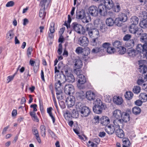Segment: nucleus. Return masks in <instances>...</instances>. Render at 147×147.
<instances>
[{
  "instance_id": "0e129e2a",
  "label": "nucleus",
  "mask_w": 147,
  "mask_h": 147,
  "mask_svg": "<svg viewBox=\"0 0 147 147\" xmlns=\"http://www.w3.org/2000/svg\"><path fill=\"white\" fill-rule=\"evenodd\" d=\"M83 49L82 47H78L77 48L76 50V52L78 54L82 53Z\"/></svg>"
},
{
  "instance_id": "39448f33",
  "label": "nucleus",
  "mask_w": 147,
  "mask_h": 147,
  "mask_svg": "<svg viewBox=\"0 0 147 147\" xmlns=\"http://www.w3.org/2000/svg\"><path fill=\"white\" fill-rule=\"evenodd\" d=\"M72 26L74 30L79 34H84L85 31L84 27L81 25L76 22L73 23Z\"/></svg>"
},
{
  "instance_id": "dca6fc26",
  "label": "nucleus",
  "mask_w": 147,
  "mask_h": 147,
  "mask_svg": "<svg viewBox=\"0 0 147 147\" xmlns=\"http://www.w3.org/2000/svg\"><path fill=\"white\" fill-rule=\"evenodd\" d=\"M127 53L130 57H132L138 56L139 55L138 52L134 49H128L127 51Z\"/></svg>"
},
{
  "instance_id": "a211bd4d",
  "label": "nucleus",
  "mask_w": 147,
  "mask_h": 147,
  "mask_svg": "<svg viewBox=\"0 0 147 147\" xmlns=\"http://www.w3.org/2000/svg\"><path fill=\"white\" fill-rule=\"evenodd\" d=\"M113 125L117 128L120 127V125L123 123V120L121 119H115L113 121Z\"/></svg>"
},
{
  "instance_id": "4c0bfd02",
  "label": "nucleus",
  "mask_w": 147,
  "mask_h": 147,
  "mask_svg": "<svg viewBox=\"0 0 147 147\" xmlns=\"http://www.w3.org/2000/svg\"><path fill=\"white\" fill-rule=\"evenodd\" d=\"M116 50L118 53L120 55L124 54L126 51V49L122 46L119 47Z\"/></svg>"
},
{
  "instance_id": "473e14b6",
  "label": "nucleus",
  "mask_w": 147,
  "mask_h": 147,
  "mask_svg": "<svg viewBox=\"0 0 147 147\" xmlns=\"http://www.w3.org/2000/svg\"><path fill=\"white\" fill-rule=\"evenodd\" d=\"M140 41L142 42L147 43V33H142L140 36Z\"/></svg>"
},
{
  "instance_id": "20e7f679",
  "label": "nucleus",
  "mask_w": 147,
  "mask_h": 147,
  "mask_svg": "<svg viewBox=\"0 0 147 147\" xmlns=\"http://www.w3.org/2000/svg\"><path fill=\"white\" fill-rule=\"evenodd\" d=\"M129 31L130 33L134 34L137 37L141 36L143 32V30L141 28L133 25L129 26Z\"/></svg>"
},
{
  "instance_id": "13d9d810",
  "label": "nucleus",
  "mask_w": 147,
  "mask_h": 147,
  "mask_svg": "<svg viewBox=\"0 0 147 147\" xmlns=\"http://www.w3.org/2000/svg\"><path fill=\"white\" fill-rule=\"evenodd\" d=\"M93 30L94 37V38H98L99 34L98 30L96 29H93Z\"/></svg>"
},
{
  "instance_id": "72a5a7b5",
  "label": "nucleus",
  "mask_w": 147,
  "mask_h": 147,
  "mask_svg": "<svg viewBox=\"0 0 147 147\" xmlns=\"http://www.w3.org/2000/svg\"><path fill=\"white\" fill-rule=\"evenodd\" d=\"M106 22V24L109 26H112L114 24V20L111 18H107Z\"/></svg>"
},
{
  "instance_id": "b1692460",
  "label": "nucleus",
  "mask_w": 147,
  "mask_h": 147,
  "mask_svg": "<svg viewBox=\"0 0 147 147\" xmlns=\"http://www.w3.org/2000/svg\"><path fill=\"white\" fill-rule=\"evenodd\" d=\"M100 123L103 125H107L110 123V120L108 117L104 116L100 119Z\"/></svg>"
},
{
  "instance_id": "7ed1b4c3",
  "label": "nucleus",
  "mask_w": 147,
  "mask_h": 147,
  "mask_svg": "<svg viewBox=\"0 0 147 147\" xmlns=\"http://www.w3.org/2000/svg\"><path fill=\"white\" fill-rule=\"evenodd\" d=\"M94 105L93 107V110L94 112L98 114L101 113L104 108V106L101 100L98 98L94 102Z\"/></svg>"
},
{
  "instance_id": "c756f323",
  "label": "nucleus",
  "mask_w": 147,
  "mask_h": 147,
  "mask_svg": "<svg viewBox=\"0 0 147 147\" xmlns=\"http://www.w3.org/2000/svg\"><path fill=\"white\" fill-rule=\"evenodd\" d=\"M63 66L62 62H60L58 65V69L57 66H55V73L56 74L59 72V70Z\"/></svg>"
},
{
  "instance_id": "603ef678",
  "label": "nucleus",
  "mask_w": 147,
  "mask_h": 147,
  "mask_svg": "<svg viewBox=\"0 0 147 147\" xmlns=\"http://www.w3.org/2000/svg\"><path fill=\"white\" fill-rule=\"evenodd\" d=\"M113 46L117 49L119 47L121 46V44L120 41L118 40H116L114 41L113 43Z\"/></svg>"
},
{
  "instance_id": "37998d69",
  "label": "nucleus",
  "mask_w": 147,
  "mask_h": 147,
  "mask_svg": "<svg viewBox=\"0 0 147 147\" xmlns=\"http://www.w3.org/2000/svg\"><path fill=\"white\" fill-rule=\"evenodd\" d=\"M52 109V108L51 107H50L47 109V112L49 113V116L51 117L52 119L53 123H54L55 121V117H54L52 115L51 112V111Z\"/></svg>"
},
{
  "instance_id": "393cba45",
  "label": "nucleus",
  "mask_w": 147,
  "mask_h": 147,
  "mask_svg": "<svg viewBox=\"0 0 147 147\" xmlns=\"http://www.w3.org/2000/svg\"><path fill=\"white\" fill-rule=\"evenodd\" d=\"M113 100L115 103L117 105H120L123 102L122 98L119 96H114L113 98Z\"/></svg>"
},
{
  "instance_id": "f03ea898",
  "label": "nucleus",
  "mask_w": 147,
  "mask_h": 147,
  "mask_svg": "<svg viewBox=\"0 0 147 147\" xmlns=\"http://www.w3.org/2000/svg\"><path fill=\"white\" fill-rule=\"evenodd\" d=\"M55 78L56 82L55 85L56 91L62 90L63 85L65 82L64 79H62V77L60 74H55Z\"/></svg>"
},
{
  "instance_id": "f257e3e1",
  "label": "nucleus",
  "mask_w": 147,
  "mask_h": 147,
  "mask_svg": "<svg viewBox=\"0 0 147 147\" xmlns=\"http://www.w3.org/2000/svg\"><path fill=\"white\" fill-rule=\"evenodd\" d=\"M61 72L63 73L65 72V75H63V76L64 78V81L68 82L73 83L75 81V78L73 75L71 73L69 68L67 65L64 66L62 69Z\"/></svg>"
},
{
  "instance_id": "f704fd0d",
  "label": "nucleus",
  "mask_w": 147,
  "mask_h": 147,
  "mask_svg": "<svg viewBox=\"0 0 147 147\" xmlns=\"http://www.w3.org/2000/svg\"><path fill=\"white\" fill-rule=\"evenodd\" d=\"M122 141L123 146H130L131 144L129 139L127 138H123Z\"/></svg>"
},
{
  "instance_id": "864d4df0",
  "label": "nucleus",
  "mask_w": 147,
  "mask_h": 147,
  "mask_svg": "<svg viewBox=\"0 0 147 147\" xmlns=\"http://www.w3.org/2000/svg\"><path fill=\"white\" fill-rule=\"evenodd\" d=\"M95 48L93 49L91 51L92 53H96L101 51V48L99 46H96Z\"/></svg>"
},
{
  "instance_id": "0eeeda50",
  "label": "nucleus",
  "mask_w": 147,
  "mask_h": 147,
  "mask_svg": "<svg viewBox=\"0 0 147 147\" xmlns=\"http://www.w3.org/2000/svg\"><path fill=\"white\" fill-rule=\"evenodd\" d=\"M139 71L142 74H145L147 71V65L146 60H141L139 61Z\"/></svg>"
},
{
  "instance_id": "7c9ffc66",
  "label": "nucleus",
  "mask_w": 147,
  "mask_h": 147,
  "mask_svg": "<svg viewBox=\"0 0 147 147\" xmlns=\"http://www.w3.org/2000/svg\"><path fill=\"white\" fill-rule=\"evenodd\" d=\"M140 99L144 102H146L147 100V94L145 93H140L139 96Z\"/></svg>"
},
{
  "instance_id": "bb28decb",
  "label": "nucleus",
  "mask_w": 147,
  "mask_h": 147,
  "mask_svg": "<svg viewBox=\"0 0 147 147\" xmlns=\"http://www.w3.org/2000/svg\"><path fill=\"white\" fill-rule=\"evenodd\" d=\"M82 61L80 59L75 60L74 66L76 68H80L82 66Z\"/></svg>"
},
{
  "instance_id": "2f4dec72",
  "label": "nucleus",
  "mask_w": 147,
  "mask_h": 147,
  "mask_svg": "<svg viewBox=\"0 0 147 147\" xmlns=\"http://www.w3.org/2000/svg\"><path fill=\"white\" fill-rule=\"evenodd\" d=\"M118 18L123 22H125L127 19L126 14L124 13H120L119 16Z\"/></svg>"
},
{
  "instance_id": "052dcab7",
  "label": "nucleus",
  "mask_w": 147,
  "mask_h": 147,
  "mask_svg": "<svg viewBox=\"0 0 147 147\" xmlns=\"http://www.w3.org/2000/svg\"><path fill=\"white\" fill-rule=\"evenodd\" d=\"M107 52L109 54L113 53L115 51V49L113 47H109L107 49Z\"/></svg>"
},
{
  "instance_id": "338daca9",
  "label": "nucleus",
  "mask_w": 147,
  "mask_h": 147,
  "mask_svg": "<svg viewBox=\"0 0 147 147\" xmlns=\"http://www.w3.org/2000/svg\"><path fill=\"white\" fill-rule=\"evenodd\" d=\"M48 132L49 134L51 135L52 138L55 139L56 138V136L55 134L50 129L48 130Z\"/></svg>"
},
{
  "instance_id": "2eb2a0df",
  "label": "nucleus",
  "mask_w": 147,
  "mask_h": 147,
  "mask_svg": "<svg viewBox=\"0 0 147 147\" xmlns=\"http://www.w3.org/2000/svg\"><path fill=\"white\" fill-rule=\"evenodd\" d=\"M86 97L89 100H94L95 97V94L92 91H88L86 92Z\"/></svg>"
},
{
  "instance_id": "bf43d9fd",
  "label": "nucleus",
  "mask_w": 147,
  "mask_h": 147,
  "mask_svg": "<svg viewBox=\"0 0 147 147\" xmlns=\"http://www.w3.org/2000/svg\"><path fill=\"white\" fill-rule=\"evenodd\" d=\"M93 123H94L95 124H98L99 122V117L98 116H96L94 117L92 120Z\"/></svg>"
},
{
  "instance_id": "79ce46f5",
  "label": "nucleus",
  "mask_w": 147,
  "mask_h": 147,
  "mask_svg": "<svg viewBox=\"0 0 147 147\" xmlns=\"http://www.w3.org/2000/svg\"><path fill=\"white\" fill-rule=\"evenodd\" d=\"M57 99L59 100H61L63 99V92L62 90H58L56 91Z\"/></svg>"
},
{
  "instance_id": "a878e982",
  "label": "nucleus",
  "mask_w": 147,
  "mask_h": 147,
  "mask_svg": "<svg viewBox=\"0 0 147 147\" xmlns=\"http://www.w3.org/2000/svg\"><path fill=\"white\" fill-rule=\"evenodd\" d=\"M130 21L131 24L130 26L133 25L135 26H137V25L138 24L139 22V19L136 16H133L131 18Z\"/></svg>"
},
{
  "instance_id": "8fccbe9b",
  "label": "nucleus",
  "mask_w": 147,
  "mask_h": 147,
  "mask_svg": "<svg viewBox=\"0 0 147 147\" xmlns=\"http://www.w3.org/2000/svg\"><path fill=\"white\" fill-rule=\"evenodd\" d=\"M123 21L120 19L118 17L115 19L114 20V24L118 26H121L122 25Z\"/></svg>"
},
{
  "instance_id": "e433bc0d",
  "label": "nucleus",
  "mask_w": 147,
  "mask_h": 147,
  "mask_svg": "<svg viewBox=\"0 0 147 147\" xmlns=\"http://www.w3.org/2000/svg\"><path fill=\"white\" fill-rule=\"evenodd\" d=\"M82 53L83 55V58H85L86 57H87L90 53V49L88 47L86 48L84 50H83Z\"/></svg>"
},
{
  "instance_id": "c85d7f7f",
  "label": "nucleus",
  "mask_w": 147,
  "mask_h": 147,
  "mask_svg": "<svg viewBox=\"0 0 147 147\" xmlns=\"http://www.w3.org/2000/svg\"><path fill=\"white\" fill-rule=\"evenodd\" d=\"M91 44L94 46H100L101 42L99 41L98 38H94L91 41Z\"/></svg>"
},
{
  "instance_id": "3c124183",
  "label": "nucleus",
  "mask_w": 147,
  "mask_h": 147,
  "mask_svg": "<svg viewBox=\"0 0 147 147\" xmlns=\"http://www.w3.org/2000/svg\"><path fill=\"white\" fill-rule=\"evenodd\" d=\"M86 30L88 32V34L89 35V36L90 38L94 37V36L93 34V30L90 29L88 27L86 26Z\"/></svg>"
},
{
  "instance_id": "423d86ee",
  "label": "nucleus",
  "mask_w": 147,
  "mask_h": 147,
  "mask_svg": "<svg viewBox=\"0 0 147 147\" xmlns=\"http://www.w3.org/2000/svg\"><path fill=\"white\" fill-rule=\"evenodd\" d=\"M77 78L78 79L77 86L78 88L80 89L84 88L85 87L84 84L86 81L85 77L83 74L80 75H78Z\"/></svg>"
},
{
  "instance_id": "49530a36",
  "label": "nucleus",
  "mask_w": 147,
  "mask_h": 147,
  "mask_svg": "<svg viewBox=\"0 0 147 147\" xmlns=\"http://www.w3.org/2000/svg\"><path fill=\"white\" fill-rule=\"evenodd\" d=\"M139 17L141 18L142 20L147 19V12L145 11H142L140 13Z\"/></svg>"
},
{
  "instance_id": "58836bf2",
  "label": "nucleus",
  "mask_w": 147,
  "mask_h": 147,
  "mask_svg": "<svg viewBox=\"0 0 147 147\" xmlns=\"http://www.w3.org/2000/svg\"><path fill=\"white\" fill-rule=\"evenodd\" d=\"M132 112L135 115H138L141 112V109L138 107H135L132 109Z\"/></svg>"
},
{
  "instance_id": "ea45409f",
  "label": "nucleus",
  "mask_w": 147,
  "mask_h": 147,
  "mask_svg": "<svg viewBox=\"0 0 147 147\" xmlns=\"http://www.w3.org/2000/svg\"><path fill=\"white\" fill-rule=\"evenodd\" d=\"M45 8L41 7L40 10L39 16L40 18H42V19L45 17L46 14V13L45 12Z\"/></svg>"
},
{
  "instance_id": "9b49d317",
  "label": "nucleus",
  "mask_w": 147,
  "mask_h": 147,
  "mask_svg": "<svg viewBox=\"0 0 147 147\" xmlns=\"http://www.w3.org/2000/svg\"><path fill=\"white\" fill-rule=\"evenodd\" d=\"M79 41L80 45L83 47L87 46L89 43L88 38L84 36H82L79 38Z\"/></svg>"
},
{
  "instance_id": "4468645a",
  "label": "nucleus",
  "mask_w": 147,
  "mask_h": 147,
  "mask_svg": "<svg viewBox=\"0 0 147 147\" xmlns=\"http://www.w3.org/2000/svg\"><path fill=\"white\" fill-rule=\"evenodd\" d=\"M116 128L113 125L106 126L105 128V130L108 134H111L113 133Z\"/></svg>"
},
{
  "instance_id": "5fc2aeb1",
  "label": "nucleus",
  "mask_w": 147,
  "mask_h": 147,
  "mask_svg": "<svg viewBox=\"0 0 147 147\" xmlns=\"http://www.w3.org/2000/svg\"><path fill=\"white\" fill-rule=\"evenodd\" d=\"M107 28L105 24H101L100 26V29L102 32H104L107 30Z\"/></svg>"
},
{
  "instance_id": "1a4fd4ad",
  "label": "nucleus",
  "mask_w": 147,
  "mask_h": 147,
  "mask_svg": "<svg viewBox=\"0 0 147 147\" xmlns=\"http://www.w3.org/2000/svg\"><path fill=\"white\" fill-rule=\"evenodd\" d=\"M75 101V97L72 96L67 97L65 100V102L68 107H71L74 105Z\"/></svg>"
},
{
  "instance_id": "cd10ccee",
  "label": "nucleus",
  "mask_w": 147,
  "mask_h": 147,
  "mask_svg": "<svg viewBox=\"0 0 147 147\" xmlns=\"http://www.w3.org/2000/svg\"><path fill=\"white\" fill-rule=\"evenodd\" d=\"M140 26L142 28L146 29L147 28V20H142L140 21L139 23Z\"/></svg>"
},
{
  "instance_id": "69168bd1",
  "label": "nucleus",
  "mask_w": 147,
  "mask_h": 147,
  "mask_svg": "<svg viewBox=\"0 0 147 147\" xmlns=\"http://www.w3.org/2000/svg\"><path fill=\"white\" fill-rule=\"evenodd\" d=\"M32 50V47H30L28 48L27 50V55L28 57H29L31 54V52Z\"/></svg>"
},
{
  "instance_id": "ddd939ff",
  "label": "nucleus",
  "mask_w": 147,
  "mask_h": 147,
  "mask_svg": "<svg viewBox=\"0 0 147 147\" xmlns=\"http://www.w3.org/2000/svg\"><path fill=\"white\" fill-rule=\"evenodd\" d=\"M89 13L92 16H96L98 15V11L97 7L92 6L90 7L89 9Z\"/></svg>"
},
{
  "instance_id": "4be33fe9",
  "label": "nucleus",
  "mask_w": 147,
  "mask_h": 147,
  "mask_svg": "<svg viewBox=\"0 0 147 147\" xmlns=\"http://www.w3.org/2000/svg\"><path fill=\"white\" fill-rule=\"evenodd\" d=\"M121 119L123 120V122H127L130 119V116L129 114L126 112H123Z\"/></svg>"
},
{
  "instance_id": "a18cd8bd",
  "label": "nucleus",
  "mask_w": 147,
  "mask_h": 147,
  "mask_svg": "<svg viewBox=\"0 0 147 147\" xmlns=\"http://www.w3.org/2000/svg\"><path fill=\"white\" fill-rule=\"evenodd\" d=\"M40 129L42 136L43 137H45L46 136L45 126L44 125H42L40 127Z\"/></svg>"
},
{
  "instance_id": "774afa93",
  "label": "nucleus",
  "mask_w": 147,
  "mask_h": 147,
  "mask_svg": "<svg viewBox=\"0 0 147 147\" xmlns=\"http://www.w3.org/2000/svg\"><path fill=\"white\" fill-rule=\"evenodd\" d=\"M32 131L33 134L35 136V137L39 136L38 132L37 129L34 128L33 129Z\"/></svg>"
},
{
  "instance_id": "4d7b16f0",
  "label": "nucleus",
  "mask_w": 147,
  "mask_h": 147,
  "mask_svg": "<svg viewBox=\"0 0 147 147\" xmlns=\"http://www.w3.org/2000/svg\"><path fill=\"white\" fill-rule=\"evenodd\" d=\"M65 25L67 27V32L69 33V34H70L71 33V32L73 29L72 27H71L70 25V24L69 25L68 24L65 22Z\"/></svg>"
},
{
  "instance_id": "de8ad7c7",
  "label": "nucleus",
  "mask_w": 147,
  "mask_h": 147,
  "mask_svg": "<svg viewBox=\"0 0 147 147\" xmlns=\"http://www.w3.org/2000/svg\"><path fill=\"white\" fill-rule=\"evenodd\" d=\"M143 54L146 58L147 57V43H144L143 45Z\"/></svg>"
},
{
  "instance_id": "e2e57ef3",
  "label": "nucleus",
  "mask_w": 147,
  "mask_h": 147,
  "mask_svg": "<svg viewBox=\"0 0 147 147\" xmlns=\"http://www.w3.org/2000/svg\"><path fill=\"white\" fill-rule=\"evenodd\" d=\"M74 73L77 75V77H78V75H81L80 74L81 72V71L80 69V68H76L74 69Z\"/></svg>"
},
{
  "instance_id": "6e6d98bb",
  "label": "nucleus",
  "mask_w": 147,
  "mask_h": 147,
  "mask_svg": "<svg viewBox=\"0 0 147 147\" xmlns=\"http://www.w3.org/2000/svg\"><path fill=\"white\" fill-rule=\"evenodd\" d=\"M55 23L54 22H51L50 25L49 30L50 32L51 33H54L55 32Z\"/></svg>"
},
{
  "instance_id": "c03bdc74",
  "label": "nucleus",
  "mask_w": 147,
  "mask_h": 147,
  "mask_svg": "<svg viewBox=\"0 0 147 147\" xmlns=\"http://www.w3.org/2000/svg\"><path fill=\"white\" fill-rule=\"evenodd\" d=\"M133 96V94L132 92L131 91L126 92L125 95V98L129 100L131 99Z\"/></svg>"
},
{
  "instance_id": "680f3d73",
  "label": "nucleus",
  "mask_w": 147,
  "mask_h": 147,
  "mask_svg": "<svg viewBox=\"0 0 147 147\" xmlns=\"http://www.w3.org/2000/svg\"><path fill=\"white\" fill-rule=\"evenodd\" d=\"M62 45L61 43H60L59 45V48L57 51L58 54L60 55L62 53Z\"/></svg>"
},
{
  "instance_id": "c9c22d12",
  "label": "nucleus",
  "mask_w": 147,
  "mask_h": 147,
  "mask_svg": "<svg viewBox=\"0 0 147 147\" xmlns=\"http://www.w3.org/2000/svg\"><path fill=\"white\" fill-rule=\"evenodd\" d=\"M139 53V55H140L142 53L143 54V45L141 44H139L136 46V50Z\"/></svg>"
},
{
  "instance_id": "f3484780",
  "label": "nucleus",
  "mask_w": 147,
  "mask_h": 147,
  "mask_svg": "<svg viewBox=\"0 0 147 147\" xmlns=\"http://www.w3.org/2000/svg\"><path fill=\"white\" fill-rule=\"evenodd\" d=\"M104 4L109 10L113 8L114 6L112 0H104Z\"/></svg>"
},
{
  "instance_id": "5701e85b",
  "label": "nucleus",
  "mask_w": 147,
  "mask_h": 147,
  "mask_svg": "<svg viewBox=\"0 0 147 147\" xmlns=\"http://www.w3.org/2000/svg\"><path fill=\"white\" fill-rule=\"evenodd\" d=\"M143 77H140L137 81V84L139 85H142L143 83L147 80V74L144 75V76H142Z\"/></svg>"
},
{
  "instance_id": "09e8293b",
  "label": "nucleus",
  "mask_w": 147,
  "mask_h": 147,
  "mask_svg": "<svg viewBox=\"0 0 147 147\" xmlns=\"http://www.w3.org/2000/svg\"><path fill=\"white\" fill-rule=\"evenodd\" d=\"M132 90L134 93L138 94L140 92L141 88L139 86H134Z\"/></svg>"
},
{
  "instance_id": "6e6552de",
  "label": "nucleus",
  "mask_w": 147,
  "mask_h": 147,
  "mask_svg": "<svg viewBox=\"0 0 147 147\" xmlns=\"http://www.w3.org/2000/svg\"><path fill=\"white\" fill-rule=\"evenodd\" d=\"M98 9V12L100 15L104 16L107 14L108 11L109 10L104 5L102 4L99 5Z\"/></svg>"
},
{
  "instance_id": "a19ab883",
  "label": "nucleus",
  "mask_w": 147,
  "mask_h": 147,
  "mask_svg": "<svg viewBox=\"0 0 147 147\" xmlns=\"http://www.w3.org/2000/svg\"><path fill=\"white\" fill-rule=\"evenodd\" d=\"M111 45L110 44L109 42H105L103 43L102 45L100 44V46L101 51L104 50V49H107Z\"/></svg>"
},
{
  "instance_id": "aec40b11",
  "label": "nucleus",
  "mask_w": 147,
  "mask_h": 147,
  "mask_svg": "<svg viewBox=\"0 0 147 147\" xmlns=\"http://www.w3.org/2000/svg\"><path fill=\"white\" fill-rule=\"evenodd\" d=\"M85 13L84 10L82 9L81 11L77 10L76 11V18L78 19H80L84 17Z\"/></svg>"
},
{
  "instance_id": "412c9836",
  "label": "nucleus",
  "mask_w": 147,
  "mask_h": 147,
  "mask_svg": "<svg viewBox=\"0 0 147 147\" xmlns=\"http://www.w3.org/2000/svg\"><path fill=\"white\" fill-rule=\"evenodd\" d=\"M115 133L117 136L120 138H123L124 136V133L122 129L120 127L117 128L115 130Z\"/></svg>"
},
{
  "instance_id": "6ab92c4d",
  "label": "nucleus",
  "mask_w": 147,
  "mask_h": 147,
  "mask_svg": "<svg viewBox=\"0 0 147 147\" xmlns=\"http://www.w3.org/2000/svg\"><path fill=\"white\" fill-rule=\"evenodd\" d=\"M122 113L119 109H116L113 112V116L115 119H121Z\"/></svg>"
},
{
  "instance_id": "9d476101",
  "label": "nucleus",
  "mask_w": 147,
  "mask_h": 147,
  "mask_svg": "<svg viewBox=\"0 0 147 147\" xmlns=\"http://www.w3.org/2000/svg\"><path fill=\"white\" fill-rule=\"evenodd\" d=\"M74 87L70 84H66L64 87V92L67 95H69L74 92Z\"/></svg>"
},
{
  "instance_id": "f8f14e48",
  "label": "nucleus",
  "mask_w": 147,
  "mask_h": 147,
  "mask_svg": "<svg viewBox=\"0 0 147 147\" xmlns=\"http://www.w3.org/2000/svg\"><path fill=\"white\" fill-rule=\"evenodd\" d=\"M82 117H86L88 116L90 113L89 108L87 107H82L80 111Z\"/></svg>"
}]
</instances>
